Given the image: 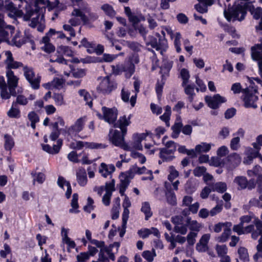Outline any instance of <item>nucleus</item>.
Instances as JSON below:
<instances>
[{"label":"nucleus","instance_id":"37","mask_svg":"<svg viewBox=\"0 0 262 262\" xmlns=\"http://www.w3.org/2000/svg\"><path fill=\"white\" fill-rule=\"evenodd\" d=\"M14 105L15 104L17 106L18 104L21 105H26L28 104V99L23 95H18L16 96L15 101L12 102Z\"/></svg>","mask_w":262,"mask_h":262},{"label":"nucleus","instance_id":"33","mask_svg":"<svg viewBox=\"0 0 262 262\" xmlns=\"http://www.w3.org/2000/svg\"><path fill=\"white\" fill-rule=\"evenodd\" d=\"M182 35L180 32H176L174 34V46L177 53L181 52V39Z\"/></svg>","mask_w":262,"mask_h":262},{"label":"nucleus","instance_id":"8","mask_svg":"<svg viewBox=\"0 0 262 262\" xmlns=\"http://www.w3.org/2000/svg\"><path fill=\"white\" fill-rule=\"evenodd\" d=\"M104 114V121L109 124H114L116 121L118 116V110L116 107L108 108L106 106L102 107Z\"/></svg>","mask_w":262,"mask_h":262},{"label":"nucleus","instance_id":"41","mask_svg":"<svg viewBox=\"0 0 262 262\" xmlns=\"http://www.w3.org/2000/svg\"><path fill=\"white\" fill-rule=\"evenodd\" d=\"M53 98L57 105L61 106L64 104L63 96L61 94L54 93Z\"/></svg>","mask_w":262,"mask_h":262},{"label":"nucleus","instance_id":"24","mask_svg":"<svg viewBox=\"0 0 262 262\" xmlns=\"http://www.w3.org/2000/svg\"><path fill=\"white\" fill-rule=\"evenodd\" d=\"M141 211L145 214V220L147 221L152 215L149 203L148 202H144L142 204Z\"/></svg>","mask_w":262,"mask_h":262},{"label":"nucleus","instance_id":"12","mask_svg":"<svg viewBox=\"0 0 262 262\" xmlns=\"http://www.w3.org/2000/svg\"><path fill=\"white\" fill-rule=\"evenodd\" d=\"M159 158L161 159L163 162H170L176 158L173 155L176 151V146H173V147L171 149L167 148H159Z\"/></svg>","mask_w":262,"mask_h":262},{"label":"nucleus","instance_id":"14","mask_svg":"<svg viewBox=\"0 0 262 262\" xmlns=\"http://www.w3.org/2000/svg\"><path fill=\"white\" fill-rule=\"evenodd\" d=\"M135 71V64L133 62V59L130 58L128 61L125 62L123 65H122L120 68L117 69L116 73L118 74L119 72H125L126 77L128 75V77H130L134 74Z\"/></svg>","mask_w":262,"mask_h":262},{"label":"nucleus","instance_id":"50","mask_svg":"<svg viewBox=\"0 0 262 262\" xmlns=\"http://www.w3.org/2000/svg\"><path fill=\"white\" fill-rule=\"evenodd\" d=\"M240 138L236 137L232 138L230 142V148L234 150H236L239 147Z\"/></svg>","mask_w":262,"mask_h":262},{"label":"nucleus","instance_id":"35","mask_svg":"<svg viewBox=\"0 0 262 262\" xmlns=\"http://www.w3.org/2000/svg\"><path fill=\"white\" fill-rule=\"evenodd\" d=\"M30 39V37L26 36L24 37L21 39H19L18 40H17V38L16 36L14 37L12 39V41L13 42L14 45L16 46L18 48L21 47L23 45L26 43L27 42L29 41V40Z\"/></svg>","mask_w":262,"mask_h":262},{"label":"nucleus","instance_id":"25","mask_svg":"<svg viewBox=\"0 0 262 262\" xmlns=\"http://www.w3.org/2000/svg\"><path fill=\"white\" fill-rule=\"evenodd\" d=\"M211 185L212 191H216L221 193H223L227 190V185L225 182H216Z\"/></svg>","mask_w":262,"mask_h":262},{"label":"nucleus","instance_id":"60","mask_svg":"<svg viewBox=\"0 0 262 262\" xmlns=\"http://www.w3.org/2000/svg\"><path fill=\"white\" fill-rule=\"evenodd\" d=\"M196 233L193 232H190L187 236V241L189 245H193L195 242V237Z\"/></svg>","mask_w":262,"mask_h":262},{"label":"nucleus","instance_id":"43","mask_svg":"<svg viewBox=\"0 0 262 262\" xmlns=\"http://www.w3.org/2000/svg\"><path fill=\"white\" fill-rule=\"evenodd\" d=\"M86 70L83 69H78L72 72V75L76 78H82L86 75Z\"/></svg>","mask_w":262,"mask_h":262},{"label":"nucleus","instance_id":"54","mask_svg":"<svg viewBox=\"0 0 262 262\" xmlns=\"http://www.w3.org/2000/svg\"><path fill=\"white\" fill-rule=\"evenodd\" d=\"M185 190L188 194H192L196 190L195 185L191 182L188 181L185 185Z\"/></svg>","mask_w":262,"mask_h":262},{"label":"nucleus","instance_id":"17","mask_svg":"<svg viewBox=\"0 0 262 262\" xmlns=\"http://www.w3.org/2000/svg\"><path fill=\"white\" fill-rule=\"evenodd\" d=\"M77 181L81 186H84L87 184L88 179L84 169H79L76 172Z\"/></svg>","mask_w":262,"mask_h":262},{"label":"nucleus","instance_id":"48","mask_svg":"<svg viewBox=\"0 0 262 262\" xmlns=\"http://www.w3.org/2000/svg\"><path fill=\"white\" fill-rule=\"evenodd\" d=\"M63 141L61 139H58L57 140V144H54L52 147V155L58 154L62 147Z\"/></svg>","mask_w":262,"mask_h":262},{"label":"nucleus","instance_id":"19","mask_svg":"<svg viewBox=\"0 0 262 262\" xmlns=\"http://www.w3.org/2000/svg\"><path fill=\"white\" fill-rule=\"evenodd\" d=\"M183 87L184 88L185 93L188 96V101L190 103L192 102L195 96V93H194L195 85L194 84H186Z\"/></svg>","mask_w":262,"mask_h":262},{"label":"nucleus","instance_id":"53","mask_svg":"<svg viewBox=\"0 0 262 262\" xmlns=\"http://www.w3.org/2000/svg\"><path fill=\"white\" fill-rule=\"evenodd\" d=\"M28 118L31 122L37 123L39 121V117L34 111L29 112L28 115Z\"/></svg>","mask_w":262,"mask_h":262},{"label":"nucleus","instance_id":"36","mask_svg":"<svg viewBox=\"0 0 262 262\" xmlns=\"http://www.w3.org/2000/svg\"><path fill=\"white\" fill-rule=\"evenodd\" d=\"M57 52L62 53L67 56L72 57L73 56V51L69 46H62L57 49Z\"/></svg>","mask_w":262,"mask_h":262},{"label":"nucleus","instance_id":"42","mask_svg":"<svg viewBox=\"0 0 262 262\" xmlns=\"http://www.w3.org/2000/svg\"><path fill=\"white\" fill-rule=\"evenodd\" d=\"M60 2L59 0H55L54 2H51L49 0H47L46 7L48 8V11H50L54 9H58Z\"/></svg>","mask_w":262,"mask_h":262},{"label":"nucleus","instance_id":"62","mask_svg":"<svg viewBox=\"0 0 262 262\" xmlns=\"http://www.w3.org/2000/svg\"><path fill=\"white\" fill-rule=\"evenodd\" d=\"M223 207L222 205H217L214 207L212 208L210 212V215L213 216L219 213L222 211Z\"/></svg>","mask_w":262,"mask_h":262},{"label":"nucleus","instance_id":"27","mask_svg":"<svg viewBox=\"0 0 262 262\" xmlns=\"http://www.w3.org/2000/svg\"><path fill=\"white\" fill-rule=\"evenodd\" d=\"M17 107L13 103H12L11 107L7 112V115L9 117L17 119L20 117V111Z\"/></svg>","mask_w":262,"mask_h":262},{"label":"nucleus","instance_id":"58","mask_svg":"<svg viewBox=\"0 0 262 262\" xmlns=\"http://www.w3.org/2000/svg\"><path fill=\"white\" fill-rule=\"evenodd\" d=\"M41 49L46 53L50 54L55 51V47L53 45L50 43L47 45H45L43 47H41Z\"/></svg>","mask_w":262,"mask_h":262},{"label":"nucleus","instance_id":"55","mask_svg":"<svg viewBox=\"0 0 262 262\" xmlns=\"http://www.w3.org/2000/svg\"><path fill=\"white\" fill-rule=\"evenodd\" d=\"M138 234L140 237L145 238L151 234V231L147 228L141 229L138 230Z\"/></svg>","mask_w":262,"mask_h":262},{"label":"nucleus","instance_id":"52","mask_svg":"<svg viewBox=\"0 0 262 262\" xmlns=\"http://www.w3.org/2000/svg\"><path fill=\"white\" fill-rule=\"evenodd\" d=\"M16 7L15 4L10 1V0H6L4 3V9L5 8L12 13Z\"/></svg>","mask_w":262,"mask_h":262},{"label":"nucleus","instance_id":"63","mask_svg":"<svg viewBox=\"0 0 262 262\" xmlns=\"http://www.w3.org/2000/svg\"><path fill=\"white\" fill-rule=\"evenodd\" d=\"M228 152V148L225 146H222L217 150V155L220 157L225 156Z\"/></svg>","mask_w":262,"mask_h":262},{"label":"nucleus","instance_id":"10","mask_svg":"<svg viewBox=\"0 0 262 262\" xmlns=\"http://www.w3.org/2000/svg\"><path fill=\"white\" fill-rule=\"evenodd\" d=\"M132 115L130 114L127 118L125 115L120 117L119 119L113 124L114 128H119L123 133L127 134V127L131 123L130 119Z\"/></svg>","mask_w":262,"mask_h":262},{"label":"nucleus","instance_id":"21","mask_svg":"<svg viewBox=\"0 0 262 262\" xmlns=\"http://www.w3.org/2000/svg\"><path fill=\"white\" fill-rule=\"evenodd\" d=\"M83 47L86 49V52L89 54L94 53L93 48H95V43L94 42H90L87 38L84 37L80 41V45L78 46V48H80Z\"/></svg>","mask_w":262,"mask_h":262},{"label":"nucleus","instance_id":"32","mask_svg":"<svg viewBox=\"0 0 262 262\" xmlns=\"http://www.w3.org/2000/svg\"><path fill=\"white\" fill-rule=\"evenodd\" d=\"M165 196L168 204L171 206H176L177 205V198L174 192H166Z\"/></svg>","mask_w":262,"mask_h":262},{"label":"nucleus","instance_id":"30","mask_svg":"<svg viewBox=\"0 0 262 262\" xmlns=\"http://www.w3.org/2000/svg\"><path fill=\"white\" fill-rule=\"evenodd\" d=\"M142 256L148 262H152L154 260V257L156 256V251L154 249H152L151 251L145 250L143 252Z\"/></svg>","mask_w":262,"mask_h":262},{"label":"nucleus","instance_id":"4","mask_svg":"<svg viewBox=\"0 0 262 262\" xmlns=\"http://www.w3.org/2000/svg\"><path fill=\"white\" fill-rule=\"evenodd\" d=\"M117 85L114 80H111L109 76H106L102 78L97 87V91L103 95H108L117 88Z\"/></svg>","mask_w":262,"mask_h":262},{"label":"nucleus","instance_id":"28","mask_svg":"<svg viewBox=\"0 0 262 262\" xmlns=\"http://www.w3.org/2000/svg\"><path fill=\"white\" fill-rule=\"evenodd\" d=\"M4 147L6 150L11 151L14 146V142L13 138L8 134L4 136Z\"/></svg>","mask_w":262,"mask_h":262},{"label":"nucleus","instance_id":"15","mask_svg":"<svg viewBox=\"0 0 262 262\" xmlns=\"http://www.w3.org/2000/svg\"><path fill=\"white\" fill-rule=\"evenodd\" d=\"M99 172L102 176L106 178L109 174L112 173L115 170V167L113 164H110L108 166L104 163H102L100 165Z\"/></svg>","mask_w":262,"mask_h":262},{"label":"nucleus","instance_id":"64","mask_svg":"<svg viewBox=\"0 0 262 262\" xmlns=\"http://www.w3.org/2000/svg\"><path fill=\"white\" fill-rule=\"evenodd\" d=\"M252 145L257 150H260L259 146H262V135H259L256 137V143H253Z\"/></svg>","mask_w":262,"mask_h":262},{"label":"nucleus","instance_id":"26","mask_svg":"<svg viewBox=\"0 0 262 262\" xmlns=\"http://www.w3.org/2000/svg\"><path fill=\"white\" fill-rule=\"evenodd\" d=\"M101 10H102L105 14L111 18H113L116 14L115 10L112 6L108 4H105L101 6Z\"/></svg>","mask_w":262,"mask_h":262},{"label":"nucleus","instance_id":"18","mask_svg":"<svg viewBox=\"0 0 262 262\" xmlns=\"http://www.w3.org/2000/svg\"><path fill=\"white\" fill-rule=\"evenodd\" d=\"M172 65V61H164L162 66L160 67L161 70L159 73L161 74V75H164V77L166 78V77H168Z\"/></svg>","mask_w":262,"mask_h":262},{"label":"nucleus","instance_id":"61","mask_svg":"<svg viewBox=\"0 0 262 262\" xmlns=\"http://www.w3.org/2000/svg\"><path fill=\"white\" fill-rule=\"evenodd\" d=\"M23 64L22 62L14 60L11 63H7V66H6V69H16L19 67H23Z\"/></svg>","mask_w":262,"mask_h":262},{"label":"nucleus","instance_id":"45","mask_svg":"<svg viewBox=\"0 0 262 262\" xmlns=\"http://www.w3.org/2000/svg\"><path fill=\"white\" fill-rule=\"evenodd\" d=\"M115 181L114 179H112L111 182L105 183V190L106 193L112 194V192L115 190Z\"/></svg>","mask_w":262,"mask_h":262},{"label":"nucleus","instance_id":"38","mask_svg":"<svg viewBox=\"0 0 262 262\" xmlns=\"http://www.w3.org/2000/svg\"><path fill=\"white\" fill-rule=\"evenodd\" d=\"M169 169L170 173L168 176V179L169 181L172 182L179 176V172L175 169L173 166H170Z\"/></svg>","mask_w":262,"mask_h":262},{"label":"nucleus","instance_id":"5","mask_svg":"<svg viewBox=\"0 0 262 262\" xmlns=\"http://www.w3.org/2000/svg\"><path fill=\"white\" fill-rule=\"evenodd\" d=\"M24 76L27 80L30 83L34 90H38L40 87V77L35 78V73L32 68L25 66L24 68Z\"/></svg>","mask_w":262,"mask_h":262},{"label":"nucleus","instance_id":"34","mask_svg":"<svg viewBox=\"0 0 262 262\" xmlns=\"http://www.w3.org/2000/svg\"><path fill=\"white\" fill-rule=\"evenodd\" d=\"M116 57L117 56L115 55L104 53L103 54L102 57H97V59L98 60V62H110L113 61L116 58Z\"/></svg>","mask_w":262,"mask_h":262},{"label":"nucleus","instance_id":"3","mask_svg":"<svg viewBox=\"0 0 262 262\" xmlns=\"http://www.w3.org/2000/svg\"><path fill=\"white\" fill-rule=\"evenodd\" d=\"M127 134H123L117 129H111L109 132L110 141L115 146L119 147L125 150H130L128 145L125 141V136Z\"/></svg>","mask_w":262,"mask_h":262},{"label":"nucleus","instance_id":"29","mask_svg":"<svg viewBox=\"0 0 262 262\" xmlns=\"http://www.w3.org/2000/svg\"><path fill=\"white\" fill-rule=\"evenodd\" d=\"M239 259L243 262H249V257L247 248L244 247H240L237 251Z\"/></svg>","mask_w":262,"mask_h":262},{"label":"nucleus","instance_id":"57","mask_svg":"<svg viewBox=\"0 0 262 262\" xmlns=\"http://www.w3.org/2000/svg\"><path fill=\"white\" fill-rule=\"evenodd\" d=\"M236 110L234 107L228 108L225 113V118L229 119L232 118L236 114Z\"/></svg>","mask_w":262,"mask_h":262},{"label":"nucleus","instance_id":"23","mask_svg":"<svg viewBox=\"0 0 262 262\" xmlns=\"http://www.w3.org/2000/svg\"><path fill=\"white\" fill-rule=\"evenodd\" d=\"M234 182L238 185V189H244L248 186V181L246 177L237 176L234 179Z\"/></svg>","mask_w":262,"mask_h":262},{"label":"nucleus","instance_id":"9","mask_svg":"<svg viewBox=\"0 0 262 262\" xmlns=\"http://www.w3.org/2000/svg\"><path fill=\"white\" fill-rule=\"evenodd\" d=\"M251 55L252 59L258 62L259 68L262 71V42L251 47Z\"/></svg>","mask_w":262,"mask_h":262},{"label":"nucleus","instance_id":"40","mask_svg":"<svg viewBox=\"0 0 262 262\" xmlns=\"http://www.w3.org/2000/svg\"><path fill=\"white\" fill-rule=\"evenodd\" d=\"M211 149V145L210 144L207 143H203V145H197L195 146V150L198 152H208Z\"/></svg>","mask_w":262,"mask_h":262},{"label":"nucleus","instance_id":"31","mask_svg":"<svg viewBox=\"0 0 262 262\" xmlns=\"http://www.w3.org/2000/svg\"><path fill=\"white\" fill-rule=\"evenodd\" d=\"M180 76L183 80L182 86H185L188 83L190 78L189 71L185 68L182 69L180 71Z\"/></svg>","mask_w":262,"mask_h":262},{"label":"nucleus","instance_id":"20","mask_svg":"<svg viewBox=\"0 0 262 262\" xmlns=\"http://www.w3.org/2000/svg\"><path fill=\"white\" fill-rule=\"evenodd\" d=\"M161 78L160 81L158 80L155 87V91L158 99H160L162 95L163 89L166 80V77H164V75H161Z\"/></svg>","mask_w":262,"mask_h":262},{"label":"nucleus","instance_id":"22","mask_svg":"<svg viewBox=\"0 0 262 262\" xmlns=\"http://www.w3.org/2000/svg\"><path fill=\"white\" fill-rule=\"evenodd\" d=\"M78 194L77 193H74L72 196V200L71 201V205L72 208L70 209L69 212L70 213H78L80 212L79 210H78L79 208L78 204Z\"/></svg>","mask_w":262,"mask_h":262},{"label":"nucleus","instance_id":"59","mask_svg":"<svg viewBox=\"0 0 262 262\" xmlns=\"http://www.w3.org/2000/svg\"><path fill=\"white\" fill-rule=\"evenodd\" d=\"M178 21L182 24H186L188 22V18L184 13H180L177 15Z\"/></svg>","mask_w":262,"mask_h":262},{"label":"nucleus","instance_id":"51","mask_svg":"<svg viewBox=\"0 0 262 262\" xmlns=\"http://www.w3.org/2000/svg\"><path fill=\"white\" fill-rule=\"evenodd\" d=\"M216 250L217 253L220 256H223L227 253V248L225 245H217L216 247Z\"/></svg>","mask_w":262,"mask_h":262},{"label":"nucleus","instance_id":"7","mask_svg":"<svg viewBox=\"0 0 262 262\" xmlns=\"http://www.w3.org/2000/svg\"><path fill=\"white\" fill-rule=\"evenodd\" d=\"M205 100L208 106L213 110L219 108L222 103H225L227 101L225 97L221 96L219 94L214 95L213 97L206 96Z\"/></svg>","mask_w":262,"mask_h":262},{"label":"nucleus","instance_id":"6","mask_svg":"<svg viewBox=\"0 0 262 262\" xmlns=\"http://www.w3.org/2000/svg\"><path fill=\"white\" fill-rule=\"evenodd\" d=\"M243 92L244 94L243 99L244 102V106L246 108H256L257 105L255 102L258 99V96L253 94L248 88L243 89Z\"/></svg>","mask_w":262,"mask_h":262},{"label":"nucleus","instance_id":"47","mask_svg":"<svg viewBox=\"0 0 262 262\" xmlns=\"http://www.w3.org/2000/svg\"><path fill=\"white\" fill-rule=\"evenodd\" d=\"M211 191H212V190L211 185H210L209 186H205L201 192V198L203 199H207Z\"/></svg>","mask_w":262,"mask_h":262},{"label":"nucleus","instance_id":"39","mask_svg":"<svg viewBox=\"0 0 262 262\" xmlns=\"http://www.w3.org/2000/svg\"><path fill=\"white\" fill-rule=\"evenodd\" d=\"M85 146L90 149H102L106 147L105 145L102 143L88 142H85Z\"/></svg>","mask_w":262,"mask_h":262},{"label":"nucleus","instance_id":"46","mask_svg":"<svg viewBox=\"0 0 262 262\" xmlns=\"http://www.w3.org/2000/svg\"><path fill=\"white\" fill-rule=\"evenodd\" d=\"M206 168L204 166H197L193 170V174L195 177H200L206 172Z\"/></svg>","mask_w":262,"mask_h":262},{"label":"nucleus","instance_id":"56","mask_svg":"<svg viewBox=\"0 0 262 262\" xmlns=\"http://www.w3.org/2000/svg\"><path fill=\"white\" fill-rule=\"evenodd\" d=\"M16 1L15 3L16 6L19 9L23 8L25 9L26 12L27 11V7L28 6V2L26 0H14Z\"/></svg>","mask_w":262,"mask_h":262},{"label":"nucleus","instance_id":"44","mask_svg":"<svg viewBox=\"0 0 262 262\" xmlns=\"http://www.w3.org/2000/svg\"><path fill=\"white\" fill-rule=\"evenodd\" d=\"M231 234V231L228 230H224L223 232L220 236L218 237V241L221 243L226 242Z\"/></svg>","mask_w":262,"mask_h":262},{"label":"nucleus","instance_id":"49","mask_svg":"<svg viewBox=\"0 0 262 262\" xmlns=\"http://www.w3.org/2000/svg\"><path fill=\"white\" fill-rule=\"evenodd\" d=\"M78 156L79 155L77 154V152L73 150L68 155V159L70 161L77 163L79 162Z\"/></svg>","mask_w":262,"mask_h":262},{"label":"nucleus","instance_id":"16","mask_svg":"<svg viewBox=\"0 0 262 262\" xmlns=\"http://www.w3.org/2000/svg\"><path fill=\"white\" fill-rule=\"evenodd\" d=\"M226 161L227 163L235 167L240 164L241 159L237 153H232L226 157Z\"/></svg>","mask_w":262,"mask_h":262},{"label":"nucleus","instance_id":"13","mask_svg":"<svg viewBox=\"0 0 262 262\" xmlns=\"http://www.w3.org/2000/svg\"><path fill=\"white\" fill-rule=\"evenodd\" d=\"M85 121V117H81L78 119L75 123L68 129V135H76L82 131L84 126Z\"/></svg>","mask_w":262,"mask_h":262},{"label":"nucleus","instance_id":"11","mask_svg":"<svg viewBox=\"0 0 262 262\" xmlns=\"http://www.w3.org/2000/svg\"><path fill=\"white\" fill-rule=\"evenodd\" d=\"M148 45H150L152 48L155 49L157 51H159L167 47V41L165 40L164 38L161 39L156 36H150L149 37Z\"/></svg>","mask_w":262,"mask_h":262},{"label":"nucleus","instance_id":"2","mask_svg":"<svg viewBox=\"0 0 262 262\" xmlns=\"http://www.w3.org/2000/svg\"><path fill=\"white\" fill-rule=\"evenodd\" d=\"M249 7V4H245L243 5L238 4L235 7H228L227 10H224V16L229 22L242 21L245 18Z\"/></svg>","mask_w":262,"mask_h":262},{"label":"nucleus","instance_id":"1","mask_svg":"<svg viewBox=\"0 0 262 262\" xmlns=\"http://www.w3.org/2000/svg\"><path fill=\"white\" fill-rule=\"evenodd\" d=\"M47 0H35L34 4L28 2L24 20H31L29 26L35 28L37 25L42 21H45V14L46 10Z\"/></svg>","mask_w":262,"mask_h":262}]
</instances>
